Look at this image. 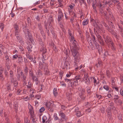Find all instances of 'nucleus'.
Returning <instances> with one entry per match:
<instances>
[{
    "label": "nucleus",
    "mask_w": 123,
    "mask_h": 123,
    "mask_svg": "<svg viewBox=\"0 0 123 123\" xmlns=\"http://www.w3.org/2000/svg\"><path fill=\"white\" fill-rule=\"evenodd\" d=\"M60 83L61 86H66V85L65 83L63 81L60 82Z\"/></svg>",
    "instance_id": "37998d69"
},
{
    "label": "nucleus",
    "mask_w": 123,
    "mask_h": 123,
    "mask_svg": "<svg viewBox=\"0 0 123 123\" xmlns=\"http://www.w3.org/2000/svg\"><path fill=\"white\" fill-rule=\"evenodd\" d=\"M96 96L99 99H100L102 98V96L100 95H99L98 94H96Z\"/></svg>",
    "instance_id": "e2e57ef3"
},
{
    "label": "nucleus",
    "mask_w": 123,
    "mask_h": 123,
    "mask_svg": "<svg viewBox=\"0 0 123 123\" xmlns=\"http://www.w3.org/2000/svg\"><path fill=\"white\" fill-rule=\"evenodd\" d=\"M104 25L106 27V29L108 31L109 29L110 28L105 23L104 24Z\"/></svg>",
    "instance_id": "680f3d73"
},
{
    "label": "nucleus",
    "mask_w": 123,
    "mask_h": 123,
    "mask_svg": "<svg viewBox=\"0 0 123 123\" xmlns=\"http://www.w3.org/2000/svg\"><path fill=\"white\" fill-rule=\"evenodd\" d=\"M54 119L55 120H58L59 119L58 117L57 116V114L56 113H54Z\"/></svg>",
    "instance_id": "c9c22d12"
},
{
    "label": "nucleus",
    "mask_w": 123,
    "mask_h": 123,
    "mask_svg": "<svg viewBox=\"0 0 123 123\" xmlns=\"http://www.w3.org/2000/svg\"><path fill=\"white\" fill-rule=\"evenodd\" d=\"M87 90L88 94L89 95H90L91 93L90 89H87Z\"/></svg>",
    "instance_id": "052dcab7"
},
{
    "label": "nucleus",
    "mask_w": 123,
    "mask_h": 123,
    "mask_svg": "<svg viewBox=\"0 0 123 123\" xmlns=\"http://www.w3.org/2000/svg\"><path fill=\"white\" fill-rule=\"evenodd\" d=\"M28 68L27 67H26L24 69V71L25 73L27 74L28 73Z\"/></svg>",
    "instance_id": "69168bd1"
},
{
    "label": "nucleus",
    "mask_w": 123,
    "mask_h": 123,
    "mask_svg": "<svg viewBox=\"0 0 123 123\" xmlns=\"http://www.w3.org/2000/svg\"><path fill=\"white\" fill-rule=\"evenodd\" d=\"M103 38L105 39V42L108 44L111 45L112 46V48H114L113 43L112 41L111 40L109 37L108 36L106 37L104 36Z\"/></svg>",
    "instance_id": "7ed1b4c3"
},
{
    "label": "nucleus",
    "mask_w": 123,
    "mask_h": 123,
    "mask_svg": "<svg viewBox=\"0 0 123 123\" xmlns=\"http://www.w3.org/2000/svg\"><path fill=\"white\" fill-rule=\"evenodd\" d=\"M67 98L69 101H70L71 100L72 98V96L71 94L68 93L67 94Z\"/></svg>",
    "instance_id": "b1692460"
},
{
    "label": "nucleus",
    "mask_w": 123,
    "mask_h": 123,
    "mask_svg": "<svg viewBox=\"0 0 123 123\" xmlns=\"http://www.w3.org/2000/svg\"><path fill=\"white\" fill-rule=\"evenodd\" d=\"M108 31L117 39H118L119 37L118 35L113 30L110 28L109 29Z\"/></svg>",
    "instance_id": "9d476101"
},
{
    "label": "nucleus",
    "mask_w": 123,
    "mask_h": 123,
    "mask_svg": "<svg viewBox=\"0 0 123 123\" xmlns=\"http://www.w3.org/2000/svg\"><path fill=\"white\" fill-rule=\"evenodd\" d=\"M65 82H69V83H70V82L71 81V79H65Z\"/></svg>",
    "instance_id": "bf43d9fd"
},
{
    "label": "nucleus",
    "mask_w": 123,
    "mask_h": 123,
    "mask_svg": "<svg viewBox=\"0 0 123 123\" xmlns=\"http://www.w3.org/2000/svg\"><path fill=\"white\" fill-rule=\"evenodd\" d=\"M53 21L54 20L53 17L51 16H50L48 19V22L49 23V28L50 30L51 31H52V24L53 23Z\"/></svg>",
    "instance_id": "39448f33"
},
{
    "label": "nucleus",
    "mask_w": 123,
    "mask_h": 123,
    "mask_svg": "<svg viewBox=\"0 0 123 123\" xmlns=\"http://www.w3.org/2000/svg\"><path fill=\"white\" fill-rule=\"evenodd\" d=\"M5 58L6 63L7 64L9 61V58L8 56L7 55H6L5 56Z\"/></svg>",
    "instance_id": "f704fd0d"
},
{
    "label": "nucleus",
    "mask_w": 123,
    "mask_h": 123,
    "mask_svg": "<svg viewBox=\"0 0 123 123\" xmlns=\"http://www.w3.org/2000/svg\"><path fill=\"white\" fill-rule=\"evenodd\" d=\"M92 80V78L91 77H89L88 79H87L86 80H85V83L86 84L89 85L90 84L91 81Z\"/></svg>",
    "instance_id": "4468645a"
},
{
    "label": "nucleus",
    "mask_w": 123,
    "mask_h": 123,
    "mask_svg": "<svg viewBox=\"0 0 123 123\" xmlns=\"http://www.w3.org/2000/svg\"><path fill=\"white\" fill-rule=\"evenodd\" d=\"M18 62L19 63H22L23 62V59L22 57L20 58V59H18Z\"/></svg>",
    "instance_id": "864d4df0"
},
{
    "label": "nucleus",
    "mask_w": 123,
    "mask_h": 123,
    "mask_svg": "<svg viewBox=\"0 0 123 123\" xmlns=\"http://www.w3.org/2000/svg\"><path fill=\"white\" fill-rule=\"evenodd\" d=\"M80 93V95H83L85 94V90L84 89H82Z\"/></svg>",
    "instance_id": "72a5a7b5"
},
{
    "label": "nucleus",
    "mask_w": 123,
    "mask_h": 123,
    "mask_svg": "<svg viewBox=\"0 0 123 123\" xmlns=\"http://www.w3.org/2000/svg\"><path fill=\"white\" fill-rule=\"evenodd\" d=\"M30 53H27L26 54V56L30 60L32 61L33 60V58L32 56L31 55H30L29 54Z\"/></svg>",
    "instance_id": "cd10ccee"
},
{
    "label": "nucleus",
    "mask_w": 123,
    "mask_h": 123,
    "mask_svg": "<svg viewBox=\"0 0 123 123\" xmlns=\"http://www.w3.org/2000/svg\"><path fill=\"white\" fill-rule=\"evenodd\" d=\"M38 28H39V30H41V29H42V26L41 25L40 23L38 24Z\"/></svg>",
    "instance_id": "4d7b16f0"
},
{
    "label": "nucleus",
    "mask_w": 123,
    "mask_h": 123,
    "mask_svg": "<svg viewBox=\"0 0 123 123\" xmlns=\"http://www.w3.org/2000/svg\"><path fill=\"white\" fill-rule=\"evenodd\" d=\"M29 74L30 76L31 77L34 75V74L30 70L29 72Z\"/></svg>",
    "instance_id": "0e129e2a"
},
{
    "label": "nucleus",
    "mask_w": 123,
    "mask_h": 123,
    "mask_svg": "<svg viewBox=\"0 0 123 123\" xmlns=\"http://www.w3.org/2000/svg\"><path fill=\"white\" fill-rule=\"evenodd\" d=\"M27 34L29 38V39L30 41H33V39L32 38L31 34L30 32H29V31L28 29L27 30Z\"/></svg>",
    "instance_id": "2eb2a0df"
},
{
    "label": "nucleus",
    "mask_w": 123,
    "mask_h": 123,
    "mask_svg": "<svg viewBox=\"0 0 123 123\" xmlns=\"http://www.w3.org/2000/svg\"><path fill=\"white\" fill-rule=\"evenodd\" d=\"M92 7L95 12H97V10L96 9V7L94 2L92 3Z\"/></svg>",
    "instance_id": "7c9ffc66"
},
{
    "label": "nucleus",
    "mask_w": 123,
    "mask_h": 123,
    "mask_svg": "<svg viewBox=\"0 0 123 123\" xmlns=\"http://www.w3.org/2000/svg\"><path fill=\"white\" fill-rule=\"evenodd\" d=\"M89 22V19H85L83 21V23L82 25H86Z\"/></svg>",
    "instance_id": "aec40b11"
},
{
    "label": "nucleus",
    "mask_w": 123,
    "mask_h": 123,
    "mask_svg": "<svg viewBox=\"0 0 123 123\" xmlns=\"http://www.w3.org/2000/svg\"><path fill=\"white\" fill-rule=\"evenodd\" d=\"M86 37L87 38V40L88 41H89L91 43V39L90 37V36L88 35L87 34L86 35Z\"/></svg>",
    "instance_id": "473e14b6"
},
{
    "label": "nucleus",
    "mask_w": 123,
    "mask_h": 123,
    "mask_svg": "<svg viewBox=\"0 0 123 123\" xmlns=\"http://www.w3.org/2000/svg\"><path fill=\"white\" fill-rule=\"evenodd\" d=\"M76 114V115L78 117H80L81 116V112L80 111L77 112Z\"/></svg>",
    "instance_id": "ea45409f"
},
{
    "label": "nucleus",
    "mask_w": 123,
    "mask_h": 123,
    "mask_svg": "<svg viewBox=\"0 0 123 123\" xmlns=\"http://www.w3.org/2000/svg\"><path fill=\"white\" fill-rule=\"evenodd\" d=\"M41 51L43 53L45 54L46 52V49L44 47H43L41 49Z\"/></svg>",
    "instance_id": "e433bc0d"
},
{
    "label": "nucleus",
    "mask_w": 123,
    "mask_h": 123,
    "mask_svg": "<svg viewBox=\"0 0 123 123\" xmlns=\"http://www.w3.org/2000/svg\"><path fill=\"white\" fill-rule=\"evenodd\" d=\"M90 105V103H89L88 102H86L85 103V106L87 107H88Z\"/></svg>",
    "instance_id": "603ef678"
},
{
    "label": "nucleus",
    "mask_w": 123,
    "mask_h": 123,
    "mask_svg": "<svg viewBox=\"0 0 123 123\" xmlns=\"http://www.w3.org/2000/svg\"><path fill=\"white\" fill-rule=\"evenodd\" d=\"M76 26L77 27V30L78 32L80 34L81 33V31H80V25L78 23H77L76 24Z\"/></svg>",
    "instance_id": "bb28decb"
},
{
    "label": "nucleus",
    "mask_w": 123,
    "mask_h": 123,
    "mask_svg": "<svg viewBox=\"0 0 123 123\" xmlns=\"http://www.w3.org/2000/svg\"><path fill=\"white\" fill-rule=\"evenodd\" d=\"M25 123H30L29 121L28 120V118L27 117H26L25 119Z\"/></svg>",
    "instance_id": "8fccbe9b"
},
{
    "label": "nucleus",
    "mask_w": 123,
    "mask_h": 123,
    "mask_svg": "<svg viewBox=\"0 0 123 123\" xmlns=\"http://www.w3.org/2000/svg\"><path fill=\"white\" fill-rule=\"evenodd\" d=\"M84 76L83 78V81H85L87 79H88V76L87 73L86 72H85L84 74Z\"/></svg>",
    "instance_id": "4be33fe9"
},
{
    "label": "nucleus",
    "mask_w": 123,
    "mask_h": 123,
    "mask_svg": "<svg viewBox=\"0 0 123 123\" xmlns=\"http://www.w3.org/2000/svg\"><path fill=\"white\" fill-rule=\"evenodd\" d=\"M119 98L118 96V95H115L114 96V99H118Z\"/></svg>",
    "instance_id": "774afa93"
},
{
    "label": "nucleus",
    "mask_w": 123,
    "mask_h": 123,
    "mask_svg": "<svg viewBox=\"0 0 123 123\" xmlns=\"http://www.w3.org/2000/svg\"><path fill=\"white\" fill-rule=\"evenodd\" d=\"M4 70V68L2 67H0V80L2 81L4 80V78L2 74Z\"/></svg>",
    "instance_id": "f8f14e48"
},
{
    "label": "nucleus",
    "mask_w": 123,
    "mask_h": 123,
    "mask_svg": "<svg viewBox=\"0 0 123 123\" xmlns=\"http://www.w3.org/2000/svg\"><path fill=\"white\" fill-rule=\"evenodd\" d=\"M15 35L16 38H18V37L20 36L19 35V31H14Z\"/></svg>",
    "instance_id": "393cba45"
},
{
    "label": "nucleus",
    "mask_w": 123,
    "mask_h": 123,
    "mask_svg": "<svg viewBox=\"0 0 123 123\" xmlns=\"http://www.w3.org/2000/svg\"><path fill=\"white\" fill-rule=\"evenodd\" d=\"M43 123H51V122L49 119H47V118L45 116H43L42 118Z\"/></svg>",
    "instance_id": "9b49d317"
},
{
    "label": "nucleus",
    "mask_w": 123,
    "mask_h": 123,
    "mask_svg": "<svg viewBox=\"0 0 123 123\" xmlns=\"http://www.w3.org/2000/svg\"><path fill=\"white\" fill-rule=\"evenodd\" d=\"M59 116L62 117V118L63 119H65V114L62 111H61L59 112Z\"/></svg>",
    "instance_id": "dca6fc26"
},
{
    "label": "nucleus",
    "mask_w": 123,
    "mask_h": 123,
    "mask_svg": "<svg viewBox=\"0 0 123 123\" xmlns=\"http://www.w3.org/2000/svg\"><path fill=\"white\" fill-rule=\"evenodd\" d=\"M58 2V4H59V6L62 8H63L64 7V6L62 4L63 2V0H57Z\"/></svg>",
    "instance_id": "6ab92c4d"
},
{
    "label": "nucleus",
    "mask_w": 123,
    "mask_h": 123,
    "mask_svg": "<svg viewBox=\"0 0 123 123\" xmlns=\"http://www.w3.org/2000/svg\"><path fill=\"white\" fill-rule=\"evenodd\" d=\"M92 78L93 80V82L95 86H96L97 84L99 83V82H97V80H96L94 77H92Z\"/></svg>",
    "instance_id": "412c9836"
},
{
    "label": "nucleus",
    "mask_w": 123,
    "mask_h": 123,
    "mask_svg": "<svg viewBox=\"0 0 123 123\" xmlns=\"http://www.w3.org/2000/svg\"><path fill=\"white\" fill-rule=\"evenodd\" d=\"M17 78L18 80H19L20 79V74L18 73L17 75Z\"/></svg>",
    "instance_id": "de8ad7c7"
},
{
    "label": "nucleus",
    "mask_w": 123,
    "mask_h": 123,
    "mask_svg": "<svg viewBox=\"0 0 123 123\" xmlns=\"http://www.w3.org/2000/svg\"><path fill=\"white\" fill-rule=\"evenodd\" d=\"M96 29H97V30L95 28H94L93 30L94 33L98 39L102 41V39L100 35L99 29L97 28Z\"/></svg>",
    "instance_id": "423d86ee"
},
{
    "label": "nucleus",
    "mask_w": 123,
    "mask_h": 123,
    "mask_svg": "<svg viewBox=\"0 0 123 123\" xmlns=\"http://www.w3.org/2000/svg\"><path fill=\"white\" fill-rule=\"evenodd\" d=\"M91 36L92 37V38L93 39L92 40H93V41L94 42H96V41L95 40V36L94 35V34H92L91 35Z\"/></svg>",
    "instance_id": "c03bdc74"
},
{
    "label": "nucleus",
    "mask_w": 123,
    "mask_h": 123,
    "mask_svg": "<svg viewBox=\"0 0 123 123\" xmlns=\"http://www.w3.org/2000/svg\"><path fill=\"white\" fill-rule=\"evenodd\" d=\"M53 93L55 97L57 95V92L56 88H54L53 90Z\"/></svg>",
    "instance_id": "c85d7f7f"
},
{
    "label": "nucleus",
    "mask_w": 123,
    "mask_h": 123,
    "mask_svg": "<svg viewBox=\"0 0 123 123\" xmlns=\"http://www.w3.org/2000/svg\"><path fill=\"white\" fill-rule=\"evenodd\" d=\"M119 30L121 32V34L122 36H123V29L119 26Z\"/></svg>",
    "instance_id": "2f4dec72"
},
{
    "label": "nucleus",
    "mask_w": 123,
    "mask_h": 123,
    "mask_svg": "<svg viewBox=\"0 0 123 123\" xmlns=\"http://www.w3.org/2000/svg\"><path fill=\"white\" fill-rule=\"evenodd\" d=\"M18 40V42L22 44L23 43V41L22 38L21 36H19L18 37V38H16Z\"/></svg>",
    "instance_id": "a211bd4d"
},
{
    "label": "nucleus",
    "mask_w": 123,
    "mask_h": 123,
    "mask_svg": "<svg viewBox=\"0 0 123 123\" xmlns=\"http://www.w3.org/2000/svg\"><path fill=\"white\" fill-rule=\"evenodd\" d=\"M42 56L43 57L42 58V61H44L45 60H46L48 58V57L46 56L45 54L43 53Z\"/></svg>",
    "instance_id": "5701e85b"
},
{
    "label": "nucleus",
    "mask_w": 123,
    "mask_h": 123,
    "mask_svg": "<svg viewBox=\"0 0 123 123\" xmlns=\"http://www.w3.org/2000/svg\"><path fill=\"white\" fill-rule=\"evenodd\" d=\"M26 86L27 88H28L31 89H30V91L32 92V93H34V90L33 89H32V85L31 84V82L30 81H29L28 82V84L26 85Z\"/></svg>",
    "instance_id": "ddd939ff"
},
{
    "label": "nucleus",
    "mask_w": 123,
    "mask_h": 123,
    "mask_svg": "<svg viewBox=\"0 0 123 123\" xmlns=\"http://www.w3.org/2000/svg\"><path fill=\"white\" fill-rule=\"evenodd\" d=\"M4 72V74H5V75L6 76L7 75V74H8V72L6 70V69H4V70L3 71Z\"/></svg>",
    "instance_id": "338daca9"
},
{
    "label": "nucleus",
    "mask_w": 123,
    "mask_h": 123,
    "mask_svg": "<svg viewBox=\"0 0 123 123\" xmlns=\"http://www.w3.org/2000/svg\"><path fill=\"white\" fill-rule=\"evenodd\" d=\"M118 118L119 120L121 121L122 120V116L121 114H119L118 116Z\"/></svg>",
    "instance_id": "5fc2aeb1"
},
{
    "label": "nucleus",
    "mask_w": 123,
    "mask_h": 123,
    "mask_svg": "<svg viewBox=\"0 0 123 123\" xmlns=\"http://www.w3.org/2000/svg\"><path fill=\"white\" fill-rule=\"evenodd\" d=\"M18 48L20 51L22 53H24V49L21 46H20L18 47Z\"/></svg>",
    "instance_id": "4c0bfd02"
},
{
    "label": "nucleus",
    "mask_w": 123,
    "mask_h": 123,
    "mask_svg": "<svg viewBox=\"0 0 123 123\" xmlns=\"http://www.w3.org/2000/svg\"><path fill=\"white\" fill-rule=\"evenodd\" d=\"M41 63V62L39 63V65L42 68H44L45 69L46 67H44V65H43Z\"/></svg>",
    "instance_id": "6e6d98bb"
},
{
    "label": "nucleus",
    "mask_w": 123,
    "mask_h": 123,
    "mask_svg": "<svg viewBox=\"0 0 123 123\" xmlns=\"http://www.w3.org/2000/svg\"><path fill=\"white\" fill-rule=\"evenodd\" d=\"M14 28V31H19V28L17 24H15L13 25Z\"/></svg>",
    "instance_id": "a878e982"
},
{
    "label": "nucleus",
    "mask_w": 123,
    "mask_h": 123,
    "mask_svg": "<svg viewBox=\"0 0 123 123\" xmlns=\"http://www.w3.org/2000/svg\"><path fill=\"white\" fill-rule=\"evenodd\" d=\"M28 109L31 116L30 119L32 120L31 123H36V118L34 114L32 106L29 104H28Z\"/></svg>",
    "instance_id": "f03ea898"
},
{
    "label": "nucleus",
    "mask_w": 123,
    "mask_h": 123,
    "mask_svg": "<svg viewBox=\"0 0 123 123\" xmlns=\"http://www.w3.org/2000/svg\"><path fill=\"white\" fill-rule=\"evenodd\" d=\"M73 43V46L71 47V50L72 55L74 58V65L77 66V62H78L80 59V55L78 51V49L77 46V42L74 39L73 36L70 37Z\"/></svg>",
    "instance_id": "f257e3e1"
},
{
    "label": "nucleus",
    "mask_w": 123,
    "mask_h": 123,
    "mask_svg": "<svg viewBox=\"0 0 123 123\" xmlns=\"http://www.w3.org/2000/svg\"><path fill=\"white\" fill-rule=\"evenodd\" d=\"M64 65L66 67L67 69H69L70 68V66L69 63L67 61H65L64 63Z\"/></svg>",
    "instance_id": "f3484780"
},
{
    "label": "nucleus",
    "mask_w": 123,
    "mask_h": 123,
    "mask_svg": "<svg viewBox=\"0 0 123 123\" xmlns=\"http://www.w3.org/2000/svg\"><path fill=\"white\" fill-rule=\"evenodd\" d=\"M107 112V117H109V118H111V113L110 112V111H108Z\"/></svg>",
    "instance_id": "49530a36"
},
{
    "label": "nucleus",
    "mask_w": 123,
    "mask_h": 123,
    "mask_svg": "<svg viewBox=\"0 0 123 123\" xmlns=\"http://www.w3.org/2000/svg\"><path fill=\"white\" fill-rule=\"evenodd\" d=\"M103 3L104 5H106L108 4L109 3V2H107L106 0H104L103 2Z\"/></svg>",
    "instance_id": "3c124183"
},
{
    "label": "nucleus",
    "mask_w": 123,
    "mask_h": 123,
    "mask_svg": "<svg viewBox=\"0 0 123 123\" xmlns=\"http://www.w3.org/2000/svg\"><path fill=\"white\" fill-rule=\"evenodd\" d=\"M45 110V108L43 107H42L39 110V112H42L44 111Z\"/></svg>",
    "instance_id": "58836bf2"
},
{
    "label": "nucleus",
    "mask_w": 123,
    "mask_h": 123,
    "mask_svg": "<svg viewBox=\"0 0 123 123\" xmlns=\"http://www.w3.org/2000/svg\"><path fill=\"white\" fill-rule=\"evenodd\" d=\"M41 97V95H37L35 96V97L36 99H39Z\"/></svg>",
    "instance_id": "a18cd8bd"
},
{
    "label": "nucleus",
    "mask_w": 123,
    "mask_h": 123,
    "mask_svg": "<svg viewBox=\"0 0 123 123\" xmlns=\"http://www.w3.org/2000/svg\"><path fill=\"white\" fill-rule=\"evenodd\" d=\"M20 74L21 76V79L23 82V84L25 85L26 84V82L28 80V78L26 76L24 75L23 72H21L20 73Z\"/></svg>",
    "instance_id": "20e7f679"
},
{
    "label": "nucleus",
    "mask_w": 123,
    "mask_h": 123,
    "mask_svg": "<svg viewBox=\"0 0 123 123\" xmlns=\"http://www.w3.org/2000/svg\"><path fill=\"white\" fill-rule=\"evenodd\" d=\"M13 84L16 87L18 85V83L17 81H14L13 82Z\"/></svg>",
    "instance_id": "09e8293b"
},
{
    "label": "nucleus",
    "mask_w": 123,
    "mask_h": 123,
    "mask_svg": "<svg viewBox=\"0 0 123 123\" xmlns=\"http://www.w3.org/2000/svg\"><path fill=\"white\" fill-rule=\"evenodd\" d=\"M4 27V25L3 23H0V28L3 31Z\"/></svg>",
    "instance_id": "c756f323"
},
{
    "label": "nucleus",
    "mask_w": 123,
    "mask_h": 123,
    "mask_svg": "<svg viewBox=\"0 0 123 123\" xmlns=\"http://www.w3.org/2000/svg\"><path fill=\"white\" fill-rule=\"evenodd\" d=\"M58 21L59 22L61 21L63 17V15L61 9H59L58 11Z\"/></svg>",
    "instance_id": "0eeeda50"
},
{
    "label": "nucleus",
    "mask_w": 123,
    "mask_h": 123,
    "mask_svg": "<svg viewBox=\"0 0 123 123\" xmlns=\"http://www.w3.org/2000/svg\"><path fill=\"white\" fill-rule=\"evenodd\" d=\"M46 106L47 107L49 111L51 112H52L54 111V108L51 105V103L49 102L47 103Z\"/></svg>",
    "instance_id": "6e6552de"
},
{
    "label": "nucleus",
    "mask_w": 123,
    "mask_h": 123,
    "mask_svg": "<svg viewBox=\"0 0 123 123\" xmlns=\"http://www.w3.org/2000/svg\"><path fill=\"white\" fill-rule=\"evenodd\" d=\"M71 84V86L72 87H73L74 86H76L78 85V80L77 79L72 80L71 79V81L70 82Z\"/></svg>",
    "instance_id": "1a4fd4ad"
},
{
    "label": "nucleus",
    "mask_w": 123,
    "mask_h": 123,
    "mask_svg": "<svg viewBox=\"0 0 123 123\" xmlns=\"http://www.w3.org/2000/svg\"><path fill=\"white\" fill-rule=\"evenodd\" d=\"M46 30V31L48 35H49V29L48 28H45Z\"/></svg>",
    "instance_id": "13d9d810"
},
{
    "label": "nucleus",
    "mask_w": 123,
    "mask_h": 123,
    "mask_svg": "<svg viewBox=\"0 0 123 123\" xmlns=\"http://www.w3.org/2000/svg\"><path fill=\"white\" fill-rule=\"evenodd\" d=\"M75 79H77V80H79L80 79L81 77L80 75H77L75 77Z\"/></svg>",
    "instance_id": "a19ab883"
},
{
    "label": "nucleus",
    "mask_w": 123,
    "mask_h": 123,
    "mask_svg": "<svg viewBox=\"0 0 123 123\" xmlns=\"http://www.w3.org/2000/svg\"><path fill=\"white\" fill-rule=\"evenodd\" d=\"M103 88L107 91L109 90V89L108 86L107 85L104 86Z\"/></svg>",
    "instance_id": "79ce46f5"
}]
</instances>
